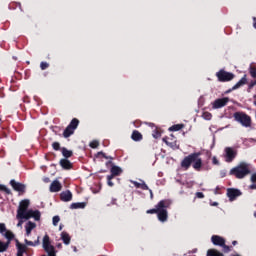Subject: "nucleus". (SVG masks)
<instances>
[{"label": "nucleus", "instance_id": "obj_1", "mask_svg": "<svg viewBox=\"0 0 256 256\" xmlns=\"http://www.w3.org/2000/svg\"><path fill=\"white\" fill-rule=\"evenodd\" d=\"M173 204L171 199L160 200L155 208L149 209L146 211L147 215H157L158 221L160 223H166L169 219V212L167 211L169 207Z\"/></svg>", "mask_w": 256, "mask_h": 256}, {"label": "nucleus", "instance_id": "obj_2", "mask_svg": "<svg viewBox=\"0 0 256 256\" xmlns=\"http://www.w3.org/2000/svg\"><path fill=\"white\" fill-rule=\"evenodd\" d=\"M29 205H31L29 199L20 201L16 215L17 219H25L26 221H29V219H34V221H41V211L28 210Z\"/></svg>", "mask_w": 256, "mask_h": 256}, {"label": "nucleus", "instance_id": "obj_3", "mask_svg": "<svg viewBox=\"0 0 256 256\" xmlns=\"http://www.w3.org/2000/svg\"><path fill=\"white\" fill-rule=\"evenodd\" d=\"M193 167L195 171H201V168L203 167V159H201V152H194L190 155L184 157V159L181 161V167L182 169H189L190 167Z\"/></svg>", "mask_w": 256, "mask_h": 256}, {"label": "nucleus", "instance_id": "obj_4", "mask_svg": "<svg viewBox=\"0 0 256 256\" xmlns=\"http://www.w3.org/2000/svg\"><path fill=\"white\" fill-rule=\"evenodd\" d=\"M230 175H235L236 179H245L247 175H251V165L241 162L238 166L231 169Z\"/></svg>", "mask_w": 256, "mask_h": 256}, {"label": "nucleus", "instance_id": "obj_5", "mask_svg": "<svg viewBox=\"0 0 256 256\" xmlns=\"http://www.w3.org/2000/svg\"><path fill=\"white\" fill-rule=\"evenodd\" d=\"M233 117H234V121H236L237 123H240L242 127H246V128L251 127L252 120L249 114L238 111L233 114Z\"/></svg>", "mask_w": 256, "mask_h": 256}, {"label": "nucleus", "instance_id": "obj_6", "mask_svg": "<svg viewBox=\"0 0 256 256\" xmlns=\"http://www.w3.org/2000/svg\"><path fill=\"white\" fill-rule=\"evenodd\" d=\"M42 247L44 251H46L48 256H57V252L55 251V246L51 245V239L49 238L48 234H46L43 237Z\"/></svg>", "mask_w": 256, "mask_h": 256}, {"label": "nucleus", "instance_id": "obj_7", "mask_svg": "<svg viewBox=\"0 0 256 256\" xmlns=\"http://www.w3.org/2000/svg\"><path fill=\"white\" fill-rule=\"evenodd\" d=\"M216 77L220 83H227L228 81H233V79H235V74L220 70L216 73Z\"/></svg>", "mask_w": 256, "mask_h": 256}, {"label": "nucleus", "instance_id": "obj_8", "mask_svg": "<svg viewBox=\"0 0 256 256\" xmlns=\"http://www.w3.org/2000/svg\"><path fill=\"white\" fill-rule=\"evenodd\" d=\"M237 157V150L233 147H226L224 149V159L226 163H233Z\"/></svg>", "mask_w": 256, "mask_h": 256}, {"label": "nucleus", "instance_id": "obj_9", "mask_svg": "<svg viewBox=\"0 0 256 256\" xmlns=\"http://www.w3.org/2000/svg\"><path fill=\"white\" fill-rule=\"evenodd\" d=\"M10 185L12 189H14L18 193V195H25V193L27 192V185L15 181V179L10 180Z\"/></svg>", "mask_w": 256, "mask_h": 256}, {"label": "nucleus", "instance_id": "obj_10", "mask_svg": "<svg viewBox=\"0 0 256 256\" xmlns=\"http://www.w3.org/2000/svg\"><path fill=\"white\" fill-rule=\"evenodd\" d=\"M242 193L241 190L235 188H228L227 189V197L230 201H235L237 197H241Z\"/></svg>", "mask_w": 256, "mask_h": 256}, {"label": "nucleus", "instance_id": "obj_11", "mask_svg": "<svg viewBox=\"0 0 256 256\" xmlns=\"http://www.w3.org/2000/svg\"><path fill=\"white\" fill-rule=\"evenodd\" d=\"M229 103V99L227 97L218 98L213 102V109H221L225 107Z\"/></svg>", "mask_w": 256, "mask_h": 256}, {"label": "nucleus", "instance_id": "obj_12", "mask_svg": "<svg viewBox=\"0 0 256 256\" xmlns=\"http://www.w3.org/2000/svg\"><path fill=\"white\" fill-rule=\"evenodd\" d=\"M59 165L64 171H71V169H73V163L67 158L60 159Z\"/></svg>", "mask_w": 256, "mask_h": 256}, {"label": "nucleus", "instance_id": "obj_13", "mask_svg": "<svg viewBox=\"0 0 256 256\" xmlns=\"http://www.w3.org/2000/svg\"><path fill=\"white\" fill-rule=\"evenodd\" d=\"M61 189H63L61 182H59L58 180H54L50 185L49 191L50 193H59Z\"/></svg>", "mask_w": 256, "mask_h": 256}, {"label": "nucleus", "instance_id": "obj_14", "mask_svg": "<svg viewBox=\"0 0 256 256\" xmlns=\"http://www.w3.org/2000/svg\"><path fill=\"white\" fill-rule=\"evenodd\" d=\"M60 199L64 203H69V201H73V193H71L69 190L63 191L60 193Z\"/></svg>", "mask_w": 256, "mask_h": 256}, {"label": "nucleus", "instance_id": "obj_15", "mask_svg": "<svg viewBox=\"0 0 256 256\" xmlns=\"http://www.w3.org/2000/svg\"><path fill=\"white\" fill-rule=\"evenodd\" d=\"M130 183L136 187V189H142V191H147L149 190V186L145 183L144 180H140V182H137L135 180H131Z\"/></svg>", "mask_w": 256, "mask_h": 256}, {"label": "nucleus", "instance_id": "obj_16", "mask_svg": "<svg viewBox=\"0 0 256 256\" xmlns=\"http://www.w3.org/2000/svg\"><path fill=\"white\" fill-rule=\"evenodd\" d=\"M211 241H212L213 245H216L218 247H222L223 245H225V238H223L219 235H213L211 237Z\"/></svg>", "mask_w": 256, "mask_h": 256}, {"label": "nucleus", "instance_id": "obj_17", "mask_svg": "<svg viewBox=\"0 0 256 256\" xmlns=\"http://www.w3.org/2000/svg\"><path fill=\"white\" fill-rule=\"evenodd\" d=\"M162 141L166 143L168 147H171V149H179V146L177 145V140H173L169 137H164Z\"/></svg>", "mask_w": 256, "mask_h": 256}, {"label": "nucleus", "instance_id": "obj_18", "mask_svg": "<svg viewBox=\"0 0 256 256\" xmlns=\"http://www.w3.org/2000/svg\"><path fill=\"white\" fill-rule=\"evenodd\" d=\"M35 227H37V224L32 222V221H28L25 225V230H26V236L29 237V235H31V231H33V229H35Z\"/></svg>", "mask_w": 256, "mask_h": 256}, {"label": "nucleus", "instance_id": "obj_19", "mask_svg": "<svg viewBox=\"0 0 256 256\" xmlns=\"http://www.w3.org/2000/svg\"><path fill=\"white\" fill-rule=\"evenodd\" d=\"M243 85H247V75H244L239 82H237L233 87L232 91H235L239 89L240 87H243Z\"/></svg>", "mask_w": 256, "mask_h": 256}, {"label": "nucleus", "instance_id": "obj_20", "mask_svg": "<svg viewBox=\"0 0 256 256\" xmlns=\"http://www.w3.org/2000/svg\"><path fill=\"white\" fill-rule=\"evenodd\" d=\"M133 141H143V134L139 130H134L131 135Z\"/></svg>", "mask_w": 256, "mask_h": 256}, {"label": "nucleus", "instance_id": "obj_21", "mask_svg": "<svg viewBox=\"0 0 256 256\" xmlns=\"http://www.w3.org/2000/svg\"><path fill=\"white\" fill-rule=\"evenodd\" d=\"M110 173H111L110 177H117V176L121 175L122 170L118 166H112Z\"/></svg>", "mask_w": 256, "mask_h": 256}, {"label": "nucleus", "instance_id": "obj_22", "mask_svg": "<svg viewBox=\"0 0 256 256\" xmlns=\"http://www.w3.org/2000/svg\"><path fill=\"white\" fill-rule=\"evenodd\" d=\"M61 239H62L64 245H69V243H71V236H69V233H67V232L61 233Z\"/></svg>", "mask_w": 256, "mask_h": 256}, {"label": "nucleus", "instance_id": "obj_23", "mask_svg": "<svg viewBox=\"0 0 256 256\" xmlns=\"http://www.w3.org/2000/svg\"><path fill=\"white\" fill-rule=\"evenodd\" d=\"M73 133H75V130L73 128H70L69 126H67L63 132V137L65 139H69V137H71V135H73Z\"/></svg>", "mask_w": 256, "mask_h": 256}, {"label": "nucleus", "instance_id": "obj_24", "mask_svg": "<svg viewBox=\"0 0 256 256\" xmlns=\"http://www.w3.org/2000/svg\"><path fill=\"white\" fill-rule=\"evenodd\" d=\"M61 153L64 157V159H70V157L73 155V152L66 147L61 148Z\"/></svg>", "mask_w": 256, "mask_h": 256}, {"label": "nucleus", "instance_id": "obj_25", "mask_svg": "<svg viewBox=\"0 0 256 256\" xmlns=\"http://www.w3.org/2000/svg\"><path fill=\"white\" fill-rule=\"evenodd\" d=\"M17 256H23V253H25L27 247L23 244H20L19 242H17Z\"/></svg>", "mask_w": 256, "mask_h": 256}, {"label": "nucleus", "instance_id": "obj_26", "mask_svg": "<svg viewBox=\"0 0 256 256\" xmlns=\"http://www.w3.org/2000/svg\"><path fill=\"white\" fill-rule=\"evenodd\" d=\"M68 127L75 131L79 127V119L73 118L69 123Z\"/></svg>", "mask_w": 256, "mask_h": 256}, {"label": "nucleus", "instance_id": "obj_27", "mask_svg": "<svg viewBox=\"0 0 256 256\" xmlns=\"http://www.w3.org/2000/svg\"><path fill=\"white\" fill-rule=\"evenodd\" d=\"M3 235L7 238V241H9V245H11V241L15 239V234H13V232H11L10 230H6V233H4Z\"/></svg>", "mask_w": 256, "mask_h": 256}, {"label": "nucleus", "instance_id": "obj_28", "mask_svg": "<svg viewBox=\"0 0 256 256\" xmlns=\"http://www.w3.org/2000/svg\"><path fill=\"white\" fill-rule=\"evenodd\" d=\"M207 256H225V255L219 252L217 249H209L207 251Z\"/></svg>", "mask_w": 256, "mask_h": 256}, {"label": "nucleus", "instance_id": "obj_29", "mask_svg": "<svg viewBox=\"0 0 256 256\" xmlns=\"http://www.w3.org/2000/svg\"><path fill=\"white\" fill-rule=\"evenodd\" d=\"M85 202H77V203H72L70 208L72 209H85Z\"/></svg>", "mask_w": 256, "mask_h": 256}, {"label": "nucleus", "instance_id": "obj_30", "mask_svg": "<svg viewBox=\"0 0 256 256\" xmlns=\"http://www.w3.org/2000/svg\"><path fill=\"white\" fill-rule=\"evenodd\" d=\"M9 249V241L3 242L0 240V253H5Z\"/></svg>", "mask_w": 256, "mask_h": 256}, {"label": "nucleus", "instance_id": "obj_31", "mask_svg": "<svg viewBox=\"0 0 256 256\" xmlns=\"http://www.w3.org/2000/svg\"><path fill=\"white\" fill-rule=\"evenodd\" d=\"M17 7L20 9V11L23 12V7L21 6V3H19V2H11L9 4V9H11V10L17 9Z\"/></svg>", "mask_w": 256, "mask_h": 256}, {"label": "nucleus", "instance_id": "obj_32", "mask_svg": "<svg viewBox=\"0 0 256 256\" xmlns=\"http://www.w3.org/2000/svg\"><path fill=\"white\" fill-rule=\"evenodd\" d=\"M25 243L30 247H37V245H40L41 242L39 241V237H38L37 240H35L34 242L25 239Z\"/></svg>", "mask_w": 256, "mask_h": 256}, {"label": "nucleus", "instance_id": "obj_33", "mask_svg": "<svg viewBox=\"0 0 256 256\" xmlns=\"http://www.w3.org/2000/svg\"><path fill=\"white\" fill-rule=\"evenodd\" d=\"M249 74L251 75V77L253 79H256V66L255 65L251 64L249 66Z\"/></svg>", "mask_w": 256, "mask_h": 256}, {"label": "nucleus", "instance_id": "obj_34", "mask_svg": "<svg viewBox=\"0 0 256 256\" xmlns=\"http://www.w3.org/2000/svg\"><path fill=\"white\" fill-rule=\"evenodd\" d=\"M185 127L184 124H175L169 128V131H181Z\"/></svg>", "mask_w": 256, "mask_h": 256}, {"label": "nucleus", "instance_id": "obj_35", "mask_svg": "<svg viewBox=\"0 0 256 256\" xmlns=\"http://www.w3.org/2000/svg\"><path fill=\"white\" fill-rule=\"evenodd\" d=\"M0 191L5 193L6 195H12L11 189L7 188V186L0 184Z\"/></svg>", "mask_w": 256, "mask_h": 256}, {"label": "nucleus", "instance_id": "obj_36", "mask_svg": "<svg viewBox=\"0 0 256 256\" xmlns=\"http://www.w3.org/2000/svg\"><path fill=\"white\" fill-rule=\"evenodd\" d=\"M203 119H205L206 121H211V119L213 118V114H211L210 112H204L202 114Z\"/></svg>", "mask_w": 256, "mask_h": 256}, {"label": "nucleus", "instance_id": "obj_37", "mask_svg": "<svg viewBox=\"0 0 256 256\" xmlns=\"http://www.w3.org/2000/svg\"><path fill=\"white\" fill-rule=\"evenodd\" d=\"M95 157L99 158V157H103L104 159H111L113 160V157L111 156H107V154H105L104 152H98Z\"/></svg>", "mask_w": 256, "mask_h": 256}, {"label": "nucleus", "instance_id": "obj_38", "mask_svg": "<svg viewBox=\"0 0 256 256\" xmlns=\"http://www.w3.org/2000/svg\"><path fill=\"white\" fill-rule=\"evenodd\" d=\"M52 148L54 149V151H61V144L59 142H53L52 143Z\"/></svg>", "mask_w": 256, "mask_h": 256}, {"label": "nucleus", "instance_id": "obj_39", "mask_svg": "<svg viewBox=\"0 0 256 256\" xmlns=\"http://www.w3.org/2000/svg\"><path fill=\"white\" fill-rule=\"evenodd\" d=\"M40 69H41L42 71H45V69H49V63H47V62H41V63H40Z\"/></svg>", "mask_w": 256, "mask_h": 256}, {"label": "nucleus", "instance_id": "obj_40", "mask_svg": "<svg viewBox=\"0 0 256 256\" xmlns=\"http://www.w3.org/2000/svg\"><path fill=\"white\" fill-rule=\"evenodd\" d=\"M7 231V227L5 226V223H0V233L4 235Z\"/></svg>", "mask_w": 256, "mask_h": 256}, {"label": "nucleus", "instance_id": "obj_41", "mask_svg": "<svg viewBox=\"0 0 256 256\" xmlns=\"http://www.w3.org/2000/svg\"><path fill=\"white\" fill-rule=\"evenodd\" d=\"M90 147L91 149H97V147H99V141L94 140L90 143Z\"/></svg>", "mask_w": 256, "mask_h": 256}, {"label": "nucleus", "instance_id": "obj_42", "mask_svg": "<svg viewBox=\"0 0 256 256\" xmlns=\"http://www.w3.org/2000/svg\"><path fill=\"white\" fill-rule=\"evenodd\" d=\"M113 178H114L113 176H110V175L107 176V185H108L109 187H113V185H114V184H113V181H112Z\"/></svg>", "mask_w": 256, "mask_h": 256}, {"label": "nucleus", "instance_id": "obj_43", "mask_svg": "<svg viewBox=\"0 0 256 256\" xmlns=\"http://www.w3.org/2000/svg\"><path fill=\"white\" fill-rule=\"evenodd\" d=\"M52 221H53V225L57 227V225H59V221H61V218H59V216H54Z\"/></svg>", "mask_w": 256, "mask_h": 256}, {"label": "nucleus", "instance_id": "obj_44", "mask_svg": "<svg viewBox=\"0 0 256 256\" xmlns=\"http://www.w3.org/2000/svg\"><path fill=\"white\" fill-rule=\"evenodd\" d=\"M224 250V253H229V251H231V246H228L224 243L223 246H221Z\"/></svg>", "mask_w": 256, "mask_h": 256}, {"label": "nucleus", "instance_id": "obj_45", "mask_svg": "<svg viewBox=\"0 0 256 256\" xmlns=\"http://www.w3.org/2000/svg\"><path fill=\"white\" fill-rule=\"evenodd\" d=\"M153 137L154 139H159V137H161V132H159V130H156L153 132Z\"/></svg>", "mask_w": 256, "mask_h": 256}, {"label": "nucleus", "instance_id": "obj_46", "mask_svg": "<svg viewBox=\"0 0 256 256\" xmlns=\"http://www.w3.org/2000/svg\"><path fill=\"white\" fill-rule=\"evenodd\" d=\"M255 85H256V80L251 81L248 85V89H253Z\"/></svg>", "mask_w": 256, "mask_h": 256}, {"label": "nucleus", "instance_id": "obj_47", "mask_svg": "<svg viewBox=\"0 0 256 256\" xmlns=\"http://www.w3.org/2000/svg\"><path fill=\"white\" fill-rule=\"evenodd\" d=\"M196 197H198V199H203L205 198V194H203V192H197Z\"/></svg>", "mask_w": 256, "mask_h": 256}, {"label": "nucleus", "instance_id": "obj_48", "mask_svg": "<svg viewBox=\"0 0 256 256\" xmlns=\"http://www.w3.org/2000/svg\"><path fill=\"white\" fill-rule=\"evenodd\" d=\"M212 163H213V165H219V160L217 159V157H213L212 158Z\"/></svg>", "mask_w": 256, "mask_h": 256}, {"label": "nucleus", "instance_id": "obj_49", "mask_svg": "<svg viewBox=\"0 0 256 256\" xmlns=\"http://www.w3.org/2000/svg\"><path fill=\"white\" fill-rule=\"evenodd\" d=\"M250 181L252 183H256V173L252 174L251 178H250Z\"/></svg>", "mask_w": 256, "mask_h": 256}, {"label": "nucleus", "instance_id": "obj_50", "mask_svg": "<svg viewBox=\"0 0 256 256\" xmlns=\"http://www.w3.org/2000/svg\"><path fill=\"white\" fill-rule=\"evenodd\" d=\"M44 183H51V179L49 177H46L43 179Z\"/></svg>", "mask_w": 256, "mask_h": 256}, {"label": "nucleus", "instance_id": "obj_51", "mask_svg": "<svg viewBox=\"0 0 256 256\" xmlns=\"http://www.w3.org/2000/svg\"><path fill=\"white\" fill-rule=\"evenodd\" d=\"M21 225H23V220L22 219H19V222L17 224V227H21Z\"/></svg>", "mask_w": 256, "mask_h": 256}, {"label": "nucleus", "instance_id": "obj_52", "mask_svg": "<svg viewBox=\"0 0 256 256\" xmlns=\"http://www.w3.org/2000/svg\"><path fill=\"white\" fill-rule=\"evenodd\" d=\"M253 27L256 29V17H253Z\"/></svg>", "mask_w": 256, "mask_h": 256}, {"label": "nucleus", "instance_id": "obj_53", "mask_svg": "<svg viewBox=\"0 0 256 256\" xmlns=\"http://www.w3.org/2000/svg\"><path fill=\"white\" fill-rule=\"evenodd\" d=\"M148 191H149V193H150V198L153 199V190H151V189L148 188Z\"/></svg>", "mask_w": 256, "mask_h": 256}, {"label": "nucleus", "instance_id": "obj_54", "mask_svg": "<svg viewBox=\"0 0 256 256\" xmlns=\"http://www.w3.org/2000/svg\"><path fill=\"white\" fill-rule=\"evenodd\" d=\"M249 189H252V190L256 189V184L250 185V186H249Z\"/></svg>", "mask_w": 256, "mask_h": 256}, {"label": "nucleus", "instance_id": "obj_55", "mask_svg": "<svg viewBox=\"0 0 256 256\" xmlns=\"http://www.w3.org/2000/svg\"><path fill=\"white\" fill-rule=\"evenodd\" d=\"M24 103H29V97H24Z\"/></svg>", "mask_w": 256, "mask_h": 256}, {"label": "nucleus", "instance_id": "obj_56", "mask_svg": "<svg viewBox=\"0 0 256 256\" xmlns=\"http://www.w3.org/2000/svg\"><path fill=\"white\" fill-rule=\"evenodd\" d=\"M232 245H237V240H234L233 242H232Z\"/></svg>", "mask_w": 256, "mask_h": 256}, {"label": "nucleus", "instance_id": "obj_57", "mask_svg": "<svg viewBox=\"0 0 256 256\" xmlns=\"http://www.w3.org/2000/svg\"><path fill=\"white\" fill-rule=\"evenodd\" d=\"M111 163H112V160L110 159V161H108V162L106 163V165H111Z\"/></svg>", "mask_w": 256, "mask_h": 256}, {"label": "nucleus", "instance_id": "obj_58", "mask_svg": "<svg viewBox=\"0 0 256 256\" xmlns=\"http://www.w3.org/2000/svg\"><path fill=\"white\" fill-rule=\"evenodd\" d=\"M216 191H219V187H216Z\"/></svg>", "mask_w": 256, "mask_h": 256}, {"label": "nucleus", "instance_id": "obj_59", "mask_svg": "<svg viewBox=\"0 0 256 256\" xmlns=\"http://www.w3.org/2000/svg\"><path fill=\"white\" fill-rule=\"evenodd\" d=\"M213 205H217V202H214V204Z\"/></svg>", "mask_w": 256, "mask_h": 256}, {"label": "nucleus", "instance_id": "obj_60", "mask_svg": "<svg viewBox=\"0 0 256 256\" xmlns=\"http://www.w3.org/2000/svg\"><path fill=\"white\" fill-rule=\"evenodd\" d=\"M254 105L256 106V101H254Z\"/></svg>", "mask_w": 256, "mask_h": 256}, {"label": "nucleus", "instance_id": "obj_61", "mask_svg": "<svg viewBox=\"0 0 256 256\" xmlns=\"http://www.w3.org/2000/svg\"><path fill=\"white\" fill-rule=\"evenodd\" d=\"M58 247H61V244H59Z\"/></svg>", "mask_w": 256, "mask_h": 256}, {"label": "nucleus", "instance_id": "obj_62", "mask_svg": "<svg viewBox=\"0 0 256 256\" xmlns=\"http://www.w3.org/2000/svg\"><path fill=\"white\" fill-rule=\"evenodd\" d=\"M254 99H256V95L254 96Z\"/></svg>", "mask_w": 256, "mask_h": 256}]
</instances>
